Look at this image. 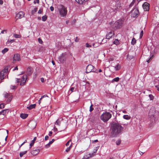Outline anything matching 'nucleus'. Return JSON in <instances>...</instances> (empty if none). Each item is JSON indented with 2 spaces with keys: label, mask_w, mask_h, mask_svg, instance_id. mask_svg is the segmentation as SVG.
<instances>
[{
  "label": "nucleus",
  "mask_w": 159,
  "mask_h": 159,
  "mask_svg": "<svg viewBox=\"0 0 159 159\" xmlns=\"http://www.w3.org/2000/svg\"><path fill=\"white\" fill-rule=\"evenodd\" d=\"M86 47L87 48H89L91 47V46L89 44H88V43H87L86 44Z\"/></svg>",
  "instance_id": "obj_48"
},
{
  "label": "nucleus",
  "mask_w": 159,
  "mask_h": 159,
  "mask_svg": "<svg viewBox=\"0 0 159 159\" xmlns=\"http://www.w3.org/2000/svg\"><path fill=\"white\" fill-rule=\"evenodd\" d=\"M33 72L32 69L31 67H28L26 73L28 75H30Z\"/></svg>",
  "instance_id": "obj_17"
},
{
  "label": "nucleus",
  "mask_w": 159,
  "mask_h": 159,
  "mask_svg": "<svg viewBox=\"0 0 159 159\" xmlns=\"http://www.w3.org/2000/svg\"><path fill=\"white\" fill-rule=\"evenodd\" d=\"M7 111V110H2L1 111H0V115H5Z\"/></svg>",
  "instance_id": "obj_27"
},
{
  "label": "nucleus",
  "mask_w": 159,
  "mask_h": 159,
  "mask_svg": "<svg viewBox=\"0 0 159 159\" xmlns=\"http://www.w3.org/2000/svg\"><path fill=\"white\" fill-rule=\"evenodd\" d=\"M54 141V139H52L51 141H50L49 143L46 145L45 147V148H47L50 147L51 144Z\"/></svg>",
  "instance_id": "obj_19"
},
{
  "label": "nucleus",
  "mask_w": 159,
  "mask_h": 159,
  "mask_svg": "<svg viewBox=\"0 0 159 159\" xmlns=\"http://www.w3.org/2000/svg\"><path fill=\"white\" fill-rule=\"evenodd\" d=\"M74 88H73V87H72L70 89V90L72 91V92H73L74 90Z\"/></svg>",
  "instance_id": "obj_58"
},
{
  "label": "nucleus",
  "mask_w": 159,
  "mask_h": 159,
  "mask_svg": "<svg viewBox=\"0 0 159 159\" xmlns=\"http://www.w3.org/2000/svg\"><path fill=\"white\" fill-rule=\"evenodd\" d=\"M48 97V96L47 95H44L41 96V98L38 101V103L39 104L40 103L41 101V100L44 98Z\"/></svg>",
  "instance_id": "obj_25"
},
{
  "label": "nucleus",
  "mask_w": 159,
  "mask_h": 159,
  "mask_svg": "<svg viewBox=\"0 0 159 159\" xmlns=\"http://www.w3.org/2000/svg\"><path fill=\"white\" fill-rule=\"evenodd\" d=\"M116 70H118L121 68V66L119 64H117L116 66H114Z\"/></svg>",
  "instance_id": "obj_23"
},
{
  "label": "nucleus",
  "mask_w": 159,
  "mask_h": 159,
  "mask_svg": "<svg viewBox=\"0 0 159 159\" xmlns=\"http://www.w3.org/2000/svg\"><path fill=\"white\" fill-rule=\"evenodd\" d=\"M4 107V105L3 103H2L0 105V108H3Z\"/></svg>",
  "instance_id": "obj_44"
},
{
  "label": "nucleus",
  "mask_w": 159,
  "mask_h": 159,
  "mask_svg": "<svg viewBox=\"0 0 159 159\" xmlns=\"http://www.w3.org/2000/svg\"><path fill=\"white\" fill-rule=\"evenodd\" d=\"M36 137H34V139L31 141V143H30V148H31L33 145L34 144V143L35 141L36 140Z\"/></svg>",
  "instance_id": "obj_22"
},
{
  "label": "nucleus",
  "mask_w": 159,
  "mask_h": 159,
  "mask_svg": "<svg viewBox=\"0 0 159 159\" xmlns=\"http://www.w3.org/2000/svg\"><path fill=\"white\" fill-rule=\"evenodd\" d=\"M102 71V70L101 69H99L98 70V72H101Z\"/></svg>",
  "instance_id": "obj_64"
},
{
  "label": "nucleus",
  "mask_w": 159,
  "mask_h": 159,
  "mask_svg": "<svg viewBox=\"0 0 159 159\" xmlns=\"http://www.w3.org/2000/svg\"><path fill=\"white\" fill-rule=\"evenodd\" d=\"M63 120V119L62 118H59L55 123V124L60 126L61 122Z\"/></svg>",
  "instance_id": "obj_16"
},
{
  "label": "nucleus",
  "mask_w": 159,
  "mask_h": 159,
  "mask_svg": "<svg viewBox=\"0 0 159 159\" xmlns=\"http://www.w3.org/2000/svg\"><path fill=\"white\" fill-rule=\"evenodd\" d=\"M120 143L121 140L120 139H118L116 142V144L117 145H119L120 144Z\"/></svg>",
  "instance_id": "obj_34"
},
{
  "label": "nucleus",
  "mask_w": 159,
  "mask_h": 159,
  "mask_svg": "<svg viewBox=\"0 0 159 159\" xmlns=\"http://www.w3.org/2000/svg\"><path fill=\"white\" fill-rule=\"evenodd\" d=\"M28 116L27 114L22 113L20 115V117L23 119H25Z\"/></svg>",
  "instance_id": "obj_21"
},
{
  "label": "nucleus",
  "mask_w": 159,
  "mask_h": 159,
  "mask_svg": "<svg viewBox=\"0 0 159 159\" xmlns=\"http://www.w3.org/2000/svg\"><path fill=\"white\" fill-rule=\"evenodd\" d=\"M91 72L98 73L97 69L94 68V66L91 65H89L86 67V72L89 73Z\"/></svg>",
  "instance_id": "obj_5"
},
{
  "label": "nucleus",
  "mask_w": 159,
  "mask_h": 159,
  "mask_svg": "<svg viewBox=\"0 0 159 159\" xmlns=\"http://www.w3.org/2000/svg\"><path fill=\"white\" fill-rule=\"evenodd\" d=\"M38 10V8L37 7L35 8L34 10L32 11V13L34 14Z\"/></svg>",
  "instance_id": "obj_35"
},
{
  "label": "nucleus",
  "mask_w": 159,
  "mask_h": 159,
  "mask_svg": "<svg viewBox=\"0 0 159 159\" xmlns=\"http://www.w3.org/2000/svg\"><path fill=\"white\" fill-rule=\"evenodd\" d=\"M18 67L17 66L14 69H13V70H18Z\"/></svg>",
  "instance_id": "obj_59"
},
{
  "label": "nucleus",
  "mask_w": 159,
  "mask_h": 159,
  "mask_svg": "<svg viewBox=\"0 0 159 159\" xmlns=\"http://www.w3.org/2000/svg\"><path fill=\"white\" fill-rule=\"evenodd\" d=\"M52 131H50L49 132V135L50 136H52Z\"/></svg>",
  "instance_id": "obj_52"
},
{
  "label": "nucleus",
  "mask_w": 159,
  "mask_h": 159,
  "mask_svg": "<svg viewBox=\"0 0 159 159\" xmlns=\"http://www.w3.org/2000/svg\"><path fill=\"white\" fill-rule=\"evenodd\" d=\"M87 0H75L77 3L80 4L85 3Z\"/></svg>",
  "instance_id": "obj_18"
},
{
  "label": "nucleus",
  "mask_w": 159,
  "mask_h": 159,
  "mask_svg": "<svg viewBox=\"0 0 159 159\" xmlns=\"http://www.w3.org/2000/svg\"><path fill=\"white\" fill-rule=\"evenodd\" d=\"M152 111V109H151L150 111H149V116H151L150 115V112H151V111Z\"/></svg>",
  "instance_id": "obj_61"
},
{
  "label": "nucleus",
  "mask_w": 159,
  "mask_h": 159,
  "mask_svg": "<svg viewBox=\"0 0 159 159\" xmlns=\"http://www.w3.org/2000/svg\"><path fill=\"white\" fill-rule=\"evenodd\" d=\"M7 69H5L1 71L0 73V78L1 80H2L6 77L7 75Z\"/></svg>",
  "instance_id": "obj_6"
},
{
  "label": "nucleus",
  "mask_w": 159,
  "mask_h": 159,
  "mask_svg": "<svg viewBox=\"0 0 159 159\" xmlns=\"http://www.w3.org/2000/svg\"><path fill=\"white\" fill-rule=\"evenodd\" d=\"M123 118L125 119L129 120L130 119L131 117L128 115H124L123 116Z\"/></svg>",
  "instance_id": "obj_24"
},
{
  "label": "nucleus",
  "mask_w": 159,
  "mask_h": 159,
  "mask_svg": "<svg viewBox=\"0 0 159 159\" xmlns=\"http://www.w3.org/2000/svg\"><path fill=\"white\" fill-rule=\"evenodd\" d=\"M38 41H39V42L41 44H42L43 43V41H42V40L40 38H39L38 39Z\"/></svg>",
  "instance_id": "obj_41"
},
{
  "label": "nucleus",
  "mask_w": 159,
  "mask_h": 159,
  "mask_svg": "<svg viewBox=\"0 0 159 159\" xmlns=\"http://www.w3.org/2000/svg\"><path fill=\"white\" fill-rule=\"evenodd\" d=\"M6 30H2L1 32V33L2 34H4V32H6Z\"/></svg>",
  "instance_id": "obj_57"
},
{
  "label": "nucleus",
  "mask_w": 159,
  "mask_h": 159,
  "mask_svg": "<svg viewBox=\"0 0 159 159\" xmlns=\"http://www.w3.org/2000/svg\"><path fill=\"white\" fill-rule=\"evenodd\" d=\"M50 9L51 11H53L54 10V8L52 6L50 7Z\"/></svg>",
  "instance_id": "obj_49"
},
{
  "label": "nucleus",
  "mask_w": 159,
  "mask_h": 159,
  "mask_svg": "<svg viewBox=\"0 0 159 159\" xmlns=\"http://www.w3.org/2000/svg\"><path fill=\"white\" fill-rule=\"evenodd\" d=\"M71 146H72V144H71L69 147H68L67 148V149L66 150V151L67 152H69L70 150V148L71 147Z\"/></svg>",
  "instance_id": "obj_37"
},
{
  "label": "nucleus",
  "mask_w": 159,
  "mask_h": 159,
  "mask_svg": "<svg viewBox=\"0 0 159 159\" xmlns=\"http://www.w3.org/2000/svg\"><path fill=\"white\" fill-rule=\"evenodd\" d=\"M66 58V54L65 53H62L59 57V61L61 63H63L65 61Z\"/></svg>",
  "instance_id": "obj_9"
},
{
  "label": "nucleus",
  "mask_w": 159,
  "mask_h": 159,
  "mask_svg": "<svg viewBox=\"0 0 159 159\" xmlns=\"http://www.w3.org/2000/svg\"><path fill=\"white\" fill-rule=\"evenodd\" d=\"M120 80V78L118 77H117L113 79L112 80V82H118Z\"/></svg>",
  "instance_id": "obj_29"
},
{
  "label": "nucleus",
  "mask_w": 159,
  "mask_h": 159,
  "mask_svg": "<svg viewBox=\"0 0 159 159\" xmlns=\"http://www.w3.org/2000/svg\"><path fill=\"white\" fill-rule=\"evenodd\" d=\"M47 17L46 15L43 16L42 17V20L43 21H45L47 19Z\"/></svg>",
  "instance_id": "obj_31"
},
{
  "label": "nucleus",
  "mask_w": 159,
  "mask_h": 159,
  "mask_svg": "<svg viewBox=\"0 0 159 159\" xmlns=\"http://www.w3.org/2000/svg\"><path fill=\"white\" fill-rule=\"evenodd\" d=\"M155 87L157 88V90L159 91V83L158 84L155 86Z\"/></svg>",
  "instance_id": "obj_47"
},
{
  "label": "nucleus",
  "mask_w": 159,
  "mask_h": 159,
  "mask_svg": "<svg viewBox=\"0 0 159 159\" xmlns=\"http://www.w3.org/2000/svg\"><path fill=\"white\" fill-rule=\"evenodd\" d=\"M136 40L134 38H133V39H132V41L131 42V44L132 45H134L136 43Z\"/></svg>",
  "instance_id": "obj_30"
},
{
  "label": "nucleus",
  "mask_w": 159,
  "mask_h": 159,
  "mask_svg": "<svg viewBox=\"0 0 159 159\" xmlns=\"http://www.w3.org/2000/svg\"><path fill=\"white\" fill-rule=\"evenodd\" d=\"M149 96L151 100H152L153 99V96L152 94L149 95Z\"/></svg>",
  "instance_id": "obj_42"
},
{
  "label": "nucleus",
  "mask_w": 159,
  "mask_h": 159,
  "mask_svg": "<svg viewBox=\"0 0 159 159\" xmlns=\"http://www.w3.org/2000/svg\"><path fill=\"white\" fill-rule=\"evenodd\" d=\"M123 23V20L120 19L116 21L113 23V21H111L109 23V24L111 25V27L114 30L119 29L121 28Z\"/></svg>",
  "instance_id": "obj_2"
},
{
  "label": "nucleus",
  "mask_w": 159,
  "mask_h": 159,
  "mask_svg": "<svg viewBox=\"0 0 159 159\" xmlns=\"http://www.w3.org/2000/svg\"><path fill=\"white\" fill-rule=\"evenodd\" d=\"M88 156L87 157H84L85 159L89 158V157H92V156H93V153H92V154H91L90 153H89L88 154Z\"/></svg>",
  "instance_id": "obj_36"
},
{
  "label": "nucleus",
  "mask_w": 159,
  "mask_h": 159,
  "mask_svg": "<svg viewBox=\"0 0 159 159\" xmlns=\"http://www.w3.org/2000/svg\"><path fill=\"white\" fill-rule=\"evenodd\" d=\"M8 51V48H4L3 50H2V52L3 54H5L6 52H7Z\"/></svg>",
  "instance_id": "obj_26"
},
{
  "label": "nucleus",
  "mask_w": 159,
  "mask_h": 159,
  "mask_svg": "<svg viewBox=\"0 0 159 159\" xmlns=\"http://www.w3.org/2000/svg\"><path fill=\"white\" fill-rule=\"evenodd\" d=\"M36 106L35 104H31L29 106L27 107V108L29 110H31L32 109L34 108H35Z\"/></svg>",
  "instance_id": "obj_20"
},
{
  "label": "nucleus",
  "mask_w": 159,
  "mask_h": 159,
  "mask_svg": "<svg viewBox=\"0 0 159 159\" xmlns=\"http://www.w3.org/2000/svg\"><path fill=\"white\" fill-rule=\"evenodd\" d=\"M145 11H148L149 9V4L147 2H145L142 5Z\"/></svg>",
  "instance_id": "obj_12"
},
{
  "label": "nucleus",
  "mask_w": 159,
  "mask_h": 159,
  "mask_svg": "<svg viewBox=\"0 0 159 159\" xmlns=\"http://www.w3.org/2000/svg\"><path fill=\"white\" fill-rule=\"evenodd\" d=\"M14 41V39H10L7 41V42L9 43H12Z\"/></svg>",
  "instance_id": "obj_43"
},
{
  "label": "nucleus",
  "mask_w": 159,
  "mask_h": 159,
  "mask_svg": "<svg viewBox=\"0 0 159 159\" xmlns=\"http://www.w3.org/2000/svg\"><path fill=\"white\" fill-rule=\"evenodd\" d=\"M114 34V32L113 31H111L110 32L108 33L107 34L106 36V39H110L111 38L112 36H113Z\"/></svg>",
  "instance_id": "obj_14"
},
{
  "label": "nucleus",
  "mask_w": 159,
  "mask_h": 159,
  "mask_svg": "<svg viewBox=\"0 0 159 159\" xmlns=\"http://www.w3.org/2000/svg\"><path fill=\"white\" fill-rule=\"evenodd\" d=\"M113 6H111V8L112 9L113 11H116L121 7L120 4V2H118L117 4L114 1L113 2Z\"/></svg>",
  "instance_id": "obj_7"
},
{
  "label": "nucleus",
  "mask_w": 159,
  "mask_h": 159,
  "mask_svg": "<svg viewBox=\"0 0 159 159\" xmlns=\"http://www.w3.org/2000/svg\"><path fill=\"white\" fill-rule=\"evenodd\" d=\"M93 105L91 104V105L90 107L89 111L90 112H91L93 110Z\"/></svg>",
  "instance_id": "obj_38"
},
{
  "label": "nucleus",
  "mask_w": 159,
  "mask_h": 159,
  "mask_svg": "<svg viewBox=\"0 0 159 159\" xmlns=\"http://www.w3.org/2000/svg\"><path fill=\"white\" fill-rule=\"evenodd\" d=\"M92 143H94V142H97L98 141V140L97 139H96V140H92Z\"/></svg>",
  "instance_id": "obj_51"
},
{
  "label": "nucleus",
  "mask_w": 159,
  "mask_h": 159,
  "mask_svg": "<svg viewBox=\"0 0 159 159\" xmlns=\"http://www.w3.org/2000/svg\"><path fill=\"white\" fill-rule=\"evenodd\" d=\"M20 60V56L18 54H15L13 58V63H15L16 61H19Z\"/></svg>",
  "instance_id": "obj_10"
},
{
  "label": "nucleus",
  "mask_w": 159,
  "mask_h": 159,
  "mask_svg": "<svg viewBox=\"0 0 159 159\" xmlns=\"http://www.w3.org/2000/svg\"><path fill=\"white\" fill-rule=\"evenodd\" d=\"M119 41L118 39H116L114 41V43L116 45L119 44Z\"/></svg>",
  "instance_id": "obj_32"
},
{
  "label": "nucleus",
  "mask_w": 159,
  "mask_h": 159,
  "mask_svg": "<svg viewBox=\"0 0 159 159\" xmlns=\"http://www.w3.org/2000/svg\"><path fill=\"white\" fill-rule=\"evenodd\" d=\"M39 152V149L37 148L35 149H34L31 152V153L32 155L35 156L37 155Z\"/></svg>",
  "instance_id": "obj_15"
},
{
  "label": "nucleus",
  "mask_w": 159,
  "mask_h": 159,
  "mask_svg": "<svg viewBox=\"0 0 159 159\" xmlns=\"http://www.w3.org/2000/svg\"><path fill=\"white\" fill-rule=\"evenodd\" d=\"M27 79V76L26 75H24L23 76L22 78L20 81V85H23L25 84Z\"/></svg>",
  "instance_id": "obj_11"
},
{
  "label": "nucleus",
  "mask_w": 159,
  "mask_h": 159,
  "mask_svg": "<svg viewBox=\"0 0 159 159\" xmlns=\"http://www.w3.org/2000/svg\"><path fill=\"white\" fill-rule=\"evenodd\" d=\"M71 142V140H69L66 143V146H68L69 145L70 143Z\"/></svg>",
  "instance_id": "obj_46"
},
{
  "label": "nucleus",
  "mask_w": 159,
  "mask_h": 159,
  "mask_svg": "<svg viewBox=\"0 0 159 159\" xmlns=\"http://www.w3.org/2000/svg\"><path fill=\"white\" fill-rule=\"evenodd\" d=\"M3 2L2 0H0V4L2 5L3 4Z\"/></svg>",
  "instance_id": "obj_56"
},
{
  "label": "nucleus",
  "mask_w": 159,
  "mask_h": 159,
  "mask_svg": "<svg viewBox=\"0 0 159 159\" xmlns=\"http://www.w3.org/2000/svg\"><path fill=\"white\" fill-rule=\"evenodd\" d=\"M41 81L42 83H43L44 82V80L43 78H41Z\"/></svg>",
  "instance_id": "obj_50"
},
{
  "label": "nucleus",
  "mask_w": 159,
  "mask_h": 159,
  "mask_svg": "<svg viewBox=\"0 0 159 159\" xmlns=\"http://www.w3.org/2000/svg\"><path fill=\"white\" fill-rule=\"evenodd\" d=\"M152 59V58L151 57H150V59H149V60L148 61H147L148 63Z\"/></svg>",
  "instance_id": "obj_60"
},
{
  "label": "nucleus",
  "mask_w": 159,
  "mask_h": 159,
  "mask_svg": "<svg viewBox=\"0 0 159 159\" xmlns=\"http://www.w3.org/2000/svg\"><path fill=\"white\" fill-rule=\"evenodd\" d=\"M123 128L120 124L114 123L112 126L111 136L112 137H117L121 133Z\"/></svg>",
  "instance_id": "obj_1"
},
{
  "label": "nucleus",
  "mask_w": 159,
  "mask_h": 159,
  "mask_svg": "<svg viewBox=\"0 0 159 159\" xmlns=\"http://www.w3.org/2000/svg\"><path fill=\"white\" fill-rule=\"evenodd\" d=\"M48 138H49L48 136L47 135V136H45V139L46 140L48 139Z\"/></svg>",
  "instance_id": "obj_53"
},
{
  "label": "nucleus",
  "mask_w": 159,
  "mask_h": 159,
  "mask_svg": "<svg viewBox=\"0 0 159 159\" xmlns=\"http://www.w3.org/2000/svg\"><path fill=\"white\" fill-rule=\"evenodd\" d=\"M24 16V13L22 11H20L16 15V18L17 19H20Z\"/></svg>",
  "instance_id": "obj_13"
},
{
  "label": "nucleus",
  "mask_w": 159,
  "mask_h": 159,
  "mask_svg": "<svg viewBox=\"0 0 159 159\" xmlns=\"http://www.w3.org/2000/svg\"><path fill=\"white\" fill-rule=\"evenodd\" d=\"M139 14V11L137 8H135L131 11V16L136 17Z\"/></svg>",
  "instance_id": "obj_8"
},
{
  "label": "nucleus",
  "mask_w": 159,
  "mask_h": 159,
  "mask_svg": "<svg viewBox=\"0 0 159 159\" xmlns=\"http://www.w3.org/2000/svg\"><path fill=\"white\" fill-rule=\"evenodd\" d=\"M42 10L41 9H39V11H38V13H39V14H40L42 13Z\"/></svg>",
  "instance_id": "obj_55"
},
{
  "label": "nucleus",
  "mask_w": 159,
  "mask_h": 159,
  "mask_svg": "<svg viewBox=\"0 0 159 159\" xmlns=\"http://www.w3.org/2000/svg\"><path fill=\"white\" fill-rule=\"evenodd\" d=\"M135 2L134 1H133L129 5V7H132L134 4Z\"/></svg>",
  "instance_id": "obj_39"
},
{
  "label": "nucleus",
  "mask_w": 159,
  "mask_h": 159,
  "mask_svg": "<svg viewBox=\"0 0 159 159\" xmlns=\"http://www.w3.org/2000/svg\"><path fill=\"white\" fill-rule=\"evenodd\" d=\"M13 36L16 38H19L21 37L20 35L15 34H13Z\"/></svg>",
  "instance_id": "obj_33"
},
{
  "label": "nucleus",
  "mask_w": 159,
  "mask_h": 159,
  "mask_svg": "<svg viewBox=\"0 0 159 159\" xmlns=\"http://www.w3.org/2000/svg\"><path fill=\"white\" fill-rule=\"evenodd\" d=\"M69 20H67V21H66V24H67L69 23Z\"/></svg>",
  "instance_id": "obj_63"
},
{
  "label": "nucleus",
  "mask_w": 159,
  "mask_h": 159,
  "mask_svg": "<svg viewBox=\"0 0 159 159\" xmlns=\"http://www.w3.org/2000/svg\"><path fill=\"white\" fill-rule=\"evenodd\" d=\"M20 79H17L16 80V82L19 83V82H20Z\"/></svg>",
  "instance_id": "obj_54"
},
{
  "label": "nucleus",
  "mask_w": 159,
  "mask_h": 159,
  "mask_svg": "<svg viewBox=\"0 0 159 159\" xmlns=\"http://www.w3.org/2000/svg\"><path fill=\"white\" fill-rule=\"evenodd\" d=\"M122 112H123V113H127V112H126V111H124V110H123V111H122Z\"/></svg>",
  "instance_id": "obj_62"
},
{
  "label": "nucleus",
  "mask_w": 159,
  "mask_h": 159,
  "mask_svg": "<svg viewBox=\"0 0 159 159\" xmlns=\"http://www.w3.org/2000/svg\"><path fill=\"white\" fill-rule=\"evenodd\" d=\"M111 117V114L109 112H104L100 116V119L104 122H107Z\"/></svg>",
  "instance_id": "obj_3"
},
{
  "label": "nucleus",
  "mask_w": 159,
  "mask_h": 159,
  "mask_svg": "<svg viewBox=\"0 0 159 159\" xmlns=\"http://www.w3.org/2000/svg\"><path fill=\"white\" fill-rule=\"evenodd\" d=\"M27 152V151H25L24 152H20V157H22L23 156V155H24V154H25Z\"/></svg>",
  "instance_id": "obj_28"
},
{
  "label": "nucleus",
  "mask_w": 159,
  "mask_h": 159,
  "mask_svg": "<svg viewBox=\"0 0 159 159\" xmlns=\"http://www.w3.org/2000/svg\"><path fill=\"white\" fill-rule=\"evenodd\" d=\"M59 11L60 15L62 17H65L67 14L66 7L64 5H61L59 9Z\"/></svg>",
  "instance_id": "obj_4"
},
{
  "label": "nucleus",
  "mask_w": 159,
  "mask_h": 159,
  "mask_svg": "<svg viewBox=\"0 0 159 159\" xmlns=\"http://www.w3.org/2000/svg\"><path fill=\"white\" fill-rule=\"evenodd\" d=\"M143 30H142L140 33V36H139V38H141L143 36Z\"/></svg>",
  "instance_id": "obj_40"
},
{
  "label": "nucleus",
  "mask_w": 159,
  "mask_h": 159,
  "mask_svg": "<svg viewBox=\"0 0 159 159\" xmlns=\"http://www.w3.org/2000/svg\"><path fill=\"white\" fill-rule=\"evenodd\" d=\"M79 39H80L78 37H76L75 40V42H77L79 41Z\"/></svg>",
  "instance_id": "obj_45"
}]
</instances>
